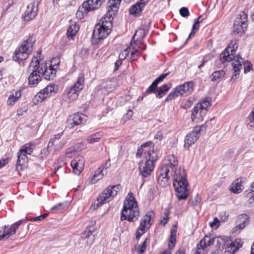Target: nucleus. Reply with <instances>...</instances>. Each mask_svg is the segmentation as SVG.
<instances>
[{
	"label": "nucleus",
	"mask_w": 254,
	"mask_h": 254,
	"mask_svg": "<svg viewBox=\"0 0 254 254\" xmlns=\"http://www.w3.org/2000/svg\"><path fill=\"white\" fill-rule=\"evenodd\" d=\"M168 163L164 164L159 173L158 183L162 187L169 185L172 178L176 195L179 200L186 199L189 194V183L184 169L178 167V161L174 155L168 156Z\"/></svg>",
	"instance_id": "nucleus-1"
},
{
	"label": "nucleus",
	"mask_w": 254,
	"mask_h": 254,
	"mask_svg": "<svg viewBox=\"0 0 254 254\" xmlns=\"http://www.w3.org/2000/svg\"><path fill=\"white\" fill-rule=\"evenodd\" d=\"M139 210L137 203L133 194L129 192L126 197L124 207L121 211V219L127 220L129 222H135L138 219Z\"/></svg>",
	"instance_id": "nucleus-2"
},
{
	"label": "nucleus",
	"mask_w": 254,
	"mask_h": 254,
	"mask_svg": "<svg viewBox=\"0 0 254 254\" xmlns=\"http://www.w3.org/2000/svg\"><path fill=\"white\" fill-rule=\"evenodd\" d=\"M121 188L120 185L108 186L99 195L94 203L90 206V209H96L103 204L112 200L117 195Z\"/></svg>",
	"instance_id": "nucleus-3"
},
{
	"label": "nucleus",
	"mask_w": 254,
	"mask_h": 254,
	"mask_svg": "<svg viewBox=\"0 0 254 254\" xmlns=\"http://www.w3.org/2000/svg\"><path fill=\"white\" fill-rule=\"evenodd\" d=\"M112 24L109 21H105V19L96 25L92 34V42L97 44L101 40L105 38L111 32Z\"/></svg>",
	"instance_id": "nucleus-4"
},
{
	"label": "nucleus",
	"mask_w": 254,
	"mask_h": 254,
	"mask_svg": "<svg viewBox=\"0 0 254 254\" xmlns=\"http://www.w3.org/2000/svg\"><path fill=\"white\" fill-rule=\"evenodd\" d=\"M35 42V38L33 35L29 36L24 40L14 52L16 60L21 61L26 60L32 52Z\"/></svg>",
	"instance_id": "nucleus-5"
},
{
	"label": "nucleus",
	"mask_w": 254,
	"mask_h": 254,
	"mask_svg": "<svg viewBox=\"0 0 254 254\" xmlns=\"http://www.w3.org/2000/svg\"><path fill=\"white\" fill-rule=\"evenodd\" d=\"M156 152H150L146 154L145 160H142L139 164V173L143 177L149 176L154 168L155 162L157 160Z\"/></svg>",
	"instance_id": "nucleus-6"
},
{
	"label": "nucleus",
	"mask_w": 254,
	"mask_h": 254,
	"mask_svg": "<svg viewBox=\"0 0 254 254\" xmlns=\"http://www.w3.org/2000/svg\"><path fill=\"white\" fill-rule=\"evenodd\" d=\"M238 48V40L233 39L231 40L228 47L220 54V60L223 63L234 61L237 62L238 60L243 59L240 55H236V53Z\"/></svg>",
	"instance_id": "nucleus-7"
},
{
	"label": "nucleus",
	"mask_w": 254,
	"mask_h": 254,
	"mask_svg": "<svg viewBox=\"0 0 254 254\" xmlns=\"http://www.w3.org/2000/svg\"><path fill=\"white\" fill-rule=\"evenodd\" d=\"M105 0H87L83 2L76 12L77 18L81 19L88 12L99 7Z\"/></svg>",
	"instance_id": "nucleus-8"
},
{
	"label": "nucleus",
	"mask_w": 254,
	"mask_h": 254,
	"mask_svg": "<svg viewBox=\"0 0 254 254\" xmlns=\"http://www.w3.org/2000/svg\"><path fill=\"white\" fill-rule=\"evenodd\" d=\"M38 58L34 56L32 58L29 66L28 70L31 73L28 77L29 85L36 86L41 80L42 76L38 67Z\"/></svg>",
	"instance_id": "nucleus-9"
},
{
	"label": "nucleus",
	"mask_w": 254,
	"mask_h": 254,
	"mask_svg": "<svg viewBox=\"0 0 254 254\" xmlns=\"http://www.w3.org/2000/svg\"><path fill=\"white\" fill-rule=\"evenodd\" d=\"M153 215L152 211H148L141 219L140 224L135 232V238L138 240L151 226V219Z\"/></svg>",
	"instance_id": "nucleus-10"
},
{
	"label": "nucleus",
	"mask_w": 254,
	"mask_h": 254,
	"mask_svg": "<svg viewBox=\"0 0 254 254\" xmlns=\"http://www.w3.org/2000/svg\"><path fill=\"white\" fill-rule=\"evenodd\" d=\"M38 58V65H37L39 70L41 72V76L47 80H53L55 78L56 75V68H54L53 66L50 63H40V57Z\"/></svg>",
	"instance_id": "nucleus-11"
},
{
	"label": "nucleus",
	"mask_w": 254,
	"mask_h": 254,
	"mask_svg": "<svg viewBox=\"0 0 254 254\" xmlns=\"http://www.w3.org/2000/svg\"><path fill=\"white\" fill-rule=\"evenodd\" d=\"M247 14L244 11L238 15L234 24L233 32L235 34L242 35L247 29Z\"/></svg>",
	"instance_id": "nucleus-12"
},
{
	"label": "nucleus",
	"mask_w": 254,
	"mask_h": 254,
	"mask_svg": "<svg viewBox=\"0 0 254 254\" xmlns=\"http://www.w3.org/2000/svg\"><path fill=\"white\" fill-rule=\"evenodd\" d=\"M121 1V0H109L107 3V11L100 21H101L103 19H105V21L106 22L110 20V22L112 24V16L115 15L118 10Z\"/></svg>",
	"instance_id": "nucleus-13"
},
{
	"label": "nucleus",
	"mask_w": 254,
	"mask_h": 254,
	"mask_svg": "<svg viewBox=\"0 0 254 254\" xmlns=\"http://www.w3.org/2000/svg\"><path fill=\"white\" fill-rule=\"evenodd\" d=\"M220 241L222 242V239L219 237L211 238L210 235H206L203 239L200 240L199 244L197 245V250L195 254H201V251L208 246L216 243L217 244L220 243Z\"/></svg>",
	"instance_id": "nucleus-14"
},
{
	"label": "nucleus",
	"mask_w": 254,
	"mask_h": 254,
	"mask_svg": "<svg viewBox=\"0 0 254 254\" xmlns=\"http://www.w3.org/2000/svg\"><path fill=\"white\" fill-rule=\"evenodd\" d=\"M38 5L35 1L27 5L26 9L22 15L23 20L26 22L33 19L37 15Z\"/></svg>",
	"instance_id": "nucleus-15"
},
{
	"label": "nucleus",
	"mask_w": 254,
	"mask_h": 254,
	"mask_svg": "<svg viewBox=\"0 0 254 254\" xmlns=\"http://www.w3.org/2000/svg\"><path fill=\"white\" fill-rule=\"evenodd\" d=\"M63 135L62 132L54 135L48 144V148H51L53 146L55 150H59L62 149L66 142L65 139H61Z\"/></svg>",
	"instance_id": "nucleus-16"
},
{
	"label": "nucleus",
	"mask_w": 254,
	"mask_h": 254,
	"mask_svg": "<svg viewBox=\"0 0 254 254\" xmlns=\"http://www.w3.org/2000/svg\"><path fill=\"white\" fill-rule=\"evenodd\" d=\"M198 128H193L192 130L189 132L185 138L184 147L189 148L192 144H194L199 138Z\"/></svg>",
	"instance_id": "nucleus-17"
},
{
	"label": "nucleus",
	"mask_w": 254,
	"mask_h": 254,
	"mask_svg": "<svg viewBox=\"0 0 254 254\" xmlns=\"http://www.w3.org/2000/svg\"><path fill=\"white\" fill-rule=\"evenodd\" d=\"M85 164V160L82 156H78L73 159L71 162L74 173L77 175H80L82 171Z\"/></svg>",
	"instance_id": "nucleus-18"
},
{
	"label": "nucleus",
	"mask_w": 254,
	"mask_h": 254,
	"mask_svg": "<svg viewBox=\"0 0 254 254\" xmlns=\"http://www.w3.org/2000/svg\"><path fill=\"white\" fill-rule=\"evenodd\" d=\"M194 82L192 81L184 83L183 84L177 86L180 96H188L190 95L193 90Z\"/></svg>",
	"instance_id": "nucleus-19"
},
{
	"label": "nucleus",
	"mask_w": 254,
	"mask_h": 254,
	"mask_svg": "<svg viewBox=\"0 0 254 254\" xmlns=\"http://www.w3.org/2000/svg\"><path fill=\"white\" fill-rule=\"evenodd\" d=\"M237 225L233 229V233H239L243 230L249 223V217L246 214L240 215L237 217Z\"/></svg>",
	"instance_id": "nucleus-20"
},
{
	"label": "nucleus",
	"mask_w": 254,
	"mask_h": 254,
	"mask_svg": "<svg viewBox=\"0 0 254 254\" xmlns=\"http://www.w3.org/2000/svg\"><path fill=\"white\" fill-rule=\"evenodd\" d=\"M80 91L72 86L67 87L64 93V100L68 103L75 101L78 97Z\"/></svg>",
	"instance_id": "nucleus-21"
},
{
	"label": "nucleus",
	"mask_w": 254,
	"mask_h": 254,
	"mask_svg": "<svg viewBox=\"0 0 254 254\" xmlns=\"http://www.w3.org/2000/svg\"><path fill=\"white\" fill-rule=\"evenodd\" d=\"M195 105L191 110V118L193 122L198 123L203 120L204 117L206 115L205 110H202L201 108H196Z\"/></svg>",
	"instance_id": "nucleus-22"
},
{
	"label": "nucleus",
	"mask_w": 254,
	"mask_h": 254,
	"mask_svg": "<svg viewBox=\"0 0 254 254\" xmlns=\"http://www.w3.org/2000/svg\"><path fill=\"white\" fill-rule=\"evenodd\" d=\"M23 222V220H20L14 223L6 231H4L2 234H1V232L0 231V241L2 239H7L10 236L15 234L16 230L18 229V227L22 224Z\"/></svg>",
	"instance_id": "nucleus-23"
},
{
	"label": "nucleus",
	"mask_w": 254,
	"mask_h": 254,
	"mask_svg": "<svg viewBox=\"0 0 254 254\" xmlns=\"http://www.w3.org/2000/svg\"><path fill=\"white\" fill-rule=\"evenodd\" d=\"M93 233L91 230L87 229L81 233V239L85 241V246H91L93 244L95 237Z\"/></svg>",
	"instance_id": "nucleus-24"
},
{
	"label": "nucleus",
	"mask_w": 254,
	"mask_h": 254,
	"mask_svg": "<svg viewBox=\"0 0 254 254\" xmlns=\"http://www.w3.org/2000/svg\"><path fill=\"white\" fill-rule=\"evenodd\" d=\"M151 142H146L141 145L137 150L136 153V157H140L142 154L144 155V159H146V154L150 152H156L153 147L150 146Z\"/></svg>",
	"instance_id": "nucleus-25"
},
{
	"label": "nucleus",
	"mask_w": 254,
	"mask_h": 254,
	"mask_svg": "<svg viewBox=\"0 0 254 254\" xmlns=\"http://www.w3.org/2000/svg\"><path fill=\"white\" fill-rule=\"evenodd\" d=\"M87 117L83 114L75 113L73 115L72 122L70 123V127L73 128L76 126H79L86 120Z\"/></svg>",
	"instance_id": "nucleus-26"
},
{
	"label": "nucleus",
	"mask_w": 254,
	"mask_h": 254,
	"mask_svg": "<svg viewBox=\"0 0 254 254\" xmlns=\"http://www.w3.org/2000/svg\"><path fill=\"white\" fill-rule=\"evenodd\" d=\"M21 89L13 90L7 100V104L8 106L13 105L21 97Z\"/></svg>",
	"instance_id": "nucleus-27"
},
{
	"label": "nucleus",
	"mask_w": 254,
	"mask_h": 254,
	"mask_svg": "<svg viewBox=\"0 0 254 254\" xmlns=\"http://www.w3.org/2000/svg\"><path fill=\"white\" fill-rule=\"evenodd\" d=\"M243 63V59H240L239 60H238L237 62H233L232 66H233L234 72L231 77V81L234 82L235 80L238 78L240 74V70L242 67V64Z\"/></svg>",
	"instance_id": "nucleus-28"
},
{
	"label": "nucleus",
	"mask_w": 254,
	"mask_h": 254,
	"mask_svg": "<svg viewBox=\"0 0 254 254\" xmlns=\"http://www.w3.org/2000/svg\"><path fill=\"white\" fill-rule=\"evenodd\" d=\"M243 63V59H240L239 60H238L237 62H233L232 66H233L234 72L231 77V81L234 82L235 80L238 78L240 74V70L242 67V64Z\"/></svg>",
	"instance_id": "nucleus-29"
},
{
	"label": "nucleus",
	"mask_w": 254,
	"mask_h": 254,
	"mask_svg": "<svg viewBox=\"0 0 254 254\" xmlns=\"http://www.w3.org/2000/svg\"><path fill=\"white\" fill-rule=\"evenodd\" d=\"M27 162V155L18 151L17 153V160L16 164V170L18 171L23 170V167Z\"/></svg>",
	"instance_id": "nucleus-30"
},
{
	"label": "nucleus",
	"mask_w": 254,
	"mask_h": 254,
	"mask_svg": "<svg viewBox=\"0 0 254 254\" xmlns=\"http://www.w3.org/2000/svg\"><path fill=\"white\" fill-rule=\"evenodd\" d=\"M244 189L242 180L238 179L232 183L230 190L235 193H239Z\"/></svg>",
	"instance_id": "nucleus-31"
},
{
	"label": "nucleus",
	"mask_w": 254,
	"mask_h": 254,
	"mask_svg": "<svg viewBox=\"0 0 254 254\" xmlns=\"http://www.w3.org/2000/svg\"><path fill=\"white\" fill-rule=\"evenodd\" d=\"M79 28L74 22L71 21L70 25L67 29V36L71 39H73L76 33L79 30Z\"/></svg>",
	"instance_id": "nucleus-32"
},
{
	"label": "nucleus",
	"mask_w": 254,
	"mask_h": 254,
	"mask_svg": "<svg viewBox=\"0 0 254 254\" xmlns=\"http://www.w3.org/2000/svg\"><path fill=\"white\" fill-rule=\"evenodd\" d=\"M84 86V75L83 73H80L78 75L77 80L72 87L80 92L83 89Z\"/></svg>",
	"instance_id": "nucleus-33"
},
{
	"label": "nucleus",
	"mask_w": 254,
	"mask_h": 254,
	"mask_svg": "<svg viewBox=\"0 0 254 254\" xmlns=\"http://www.w3.org/2000/svg\"><path fill=\"white\" fill-rule=\"evenodd\" d=\"M211 105V99L209 98H205L202 99L200 102L198 103L196 106V108H201L204 110L205 112H207V108Z\"/></svg>",
	"instance_id": "nucleus-34"
},
{
	"label": "nucleus",
	"mask_w": 254,
	"mask_h": 254,
	"mask_svg": "<svg viewBox=\"0 0 254 254\" xmlns=\"http://www.w3.org/2000/svg\"><path fill=\"white\" fill-rule=\"evenodd\" d=\"M146 35V32L143 28H139L137 30L133 35L132 39H133V42H135V41L140 42L141 41Z\"/></svg>",
	"instance_id": "nucleus-35"
},
{
	"label": "nucleus",
	"mask_w": 254,
	"mask_h": 254,
	"mask_svg": "<svg viewBox=\"0 0 254 254\" xmlns=\"http://www.w3.org/2000/svg\"><path fill=\"white\" fill-rule=\"evenodd\" d=\"M144 6L138 2L135 4L132 5L129 9V13L132 15H139Z\"/></svg>",
	"instance_id": "nucleus-36"
},
{
	"label": "nucleus",
	"mask_w": 254,
	"mask_h": 254,
	"mask_svg": "<svg viewBox=\"0 0 254 254\" xmlns=\"http://www.w3.org/2000/svg\"><path fill=\"white\" fill-rule=\"evenodd\" d=\"M243 242L241 239H236L235 241L231 243L230 246L227 248L229 251L235 252L242 247Z\"/></svg>",
	"instance_id": "nucleus-37"
},
{
	"label": "nucleus",
	"mask_w": 254,
	"mask_h": 254,
	"mask_svg": "<svg viewBox=\"0 0 254 254\" xmlns=\"http://www.w3.org/2000/svg\"><path fill=\"white\" fill-rule=\"evenodd\" d=\"M176 233L177 228L176 227H174L171 231V234L168 244V247L170 249L173 248L175 247V245L176 244Z\"/></svg>",
	"instance_id": "nucleus-38"
},
{
	"label": "nucleus",
	"mask_w": 254,
	"mask_h": 254,
	"mask_svg": "<svg viewBox=\"0 0 254 254\" xmlns=\"http://www.w3.org/2000/svg\"><path fill=\"white\" fill-rule=\"evenodd\" d=\"M171 87V84L168 83L164 84L158 88V93L157 94V98H161L163 94L166 93Z\"/></svg>",
	"instance_id": "nucleus-39"
},
{
	"label": "nucleus",
	"mask_w": 254,
	"mask_h": 254,
	"mask_svg": "<svg viewBox=\"0 0 254 254\" xmlns=\"http://www.w3.org/2000/svg\"><path fill=\"white\" fill-rule=\"evenodd\" d=\"M52 96L50 91L46 90V87L39 92L36 95V98L38 101H43L47 97Z\"/></svg>",
	"instance_id": "nucleus-40"
},
{
	"label": "nucleus",
	"mask_w": 254,
	"mask_h": 254,
	"mask_svg": "<svg viewBox=\"0 0 254 254\" xmlns=\"http://www.w3.org/2000/svg\"><path fill=\"white\" fill-rule=\"evenodd\" d=\"M32 146V143H26L21 146L19 151L25 155H30L33 152Z\"/></svg>",
	"instance_id": "nucleus-41"
},
{
	"label": "nucleus",
	"mask_w": 254,
	"mask_h": 254,
	"mask_svg": "<svg viewBox=\"0 0 254 254\" xmlns=\"http://www.w3.org/2000/svg\"><path fill=\"white\" fill-rule=\"evenodd\" d=\"M225 75V72L223 70L215 71L212 73L211 80L212 81H217L223 77Z\"/></svg>",
	"instance_id": "nucleus-42"
},
{
	"label": "nucleus",
	"mask_w": 254,
	"mask_h": 254,
	"mask_svg": "<svg viewBox=\"0 0 254 254\" xmlns=\"http://www.w3.org/2000/svg\"><path fill=\"white\" fill-rule=\"evenodd\" d=\"M103 170L102 168H99L95 171L93 178L91 179L92 183H96L98 180L102 178L103 176V174H102Z\"/></svg>",
	"instance_id": "nucleus-43"
},
{
	"label": "nucleus",
	"mask_w": 254,
	"mask_h": 254,
	"mask_svg": "<svg viewBox=\"0 0 254 254\" xmlns=\"http://www.w3.org/2000/svg\"><path fill=\"white\" fill-rule=\"evenodd\" d=\"M149 240V239L146 238L143 243L141 245H137L135 250L138 254H143L146 250L147 247V241Z\"/></svg>",
	"instance_id": "nucleus-44"
},
{
	"label": "nucleus",
	"mask_w": 254,
	"mask_h": 254,
	"mask_svg": "<svg viewBox=\"0 0 254 254\" xmlns=\"http://www.w3.org/2000/svg\"><path fill=\"white\" fill-rule=\"evenodd\" d=\"M101 134L99 132L91 135L87 138V141L89 143H93L95 142H98L101 138Z\"/></svg>",
	"instance_id": "nucleus-45"
},
{
	"label": "nucleus",
	"mask_w": 254,
	"mask_h": 254,
	"mask_svg": "<svg viewBox=\"0 0 254 254\" xmlns=\"http://www.w3.org/2000/svg\"><path fill=\"white\" fill-rule=\"evenodd\" d=\"M157 84L153 81L152 84L146 89V92L148 94L153 93L155 96L157 97V94L158 93Z\"/></svg>",
	"instance_id": "nucleus-46"
},
{
	"label": "nucleus",
	"mask_w": 254,
	"mask_h": 254,
	"mask_svg": "<svg viewBox=\"0 0 254 254\" xmlns=\"http://www.w3.org/2000/svg\"><path fill=\"white\" fill-rule=\"evenodd\" d=\"M178 96H180V94L178 92L177 88L176 87L173 89L172 91H171L169 94L167 96V97L166 98L165 101L166 102H168L169 101H171L174 99H175L176 97H178Z\"/></svg>",
	"instance_id": "nucleus-47"
},
{
	"label": "nucleus",
	"mask_w": 254,
	"mask_h": 254,
	"mask_svg": "<svg viewBox=\"0 0 254 254\" xmlns=\"http://www.w3.org/2000/svg\"><path fill=\"white\" fill-rule=\"evenodd\" d=\"M201 201V198L199 194H197L193 198L189 200V203L191 206L198 205Z\"/></svg>",
	"instance_id": "nucleus-48"
},
{
	"label": "nucleus",
	"mask_w": 254,
	"mask_h": 254,
	"mask_svg": "<svg viewBox=\"0 0 254 254\" xmlns=\"http://www.w3.org/2000/svg\"><path fill=\"white\" fill-rule=\"evenodd\" d=\"M117 86V83L116 82L109 81L104 86V88L106 89L108 93L114 90Z\"/></svg>",
	"instance_id": "nucleus-49"
},
{
	"label": "nucleus",
	"mask_w": 254,
	"mask_h": 254,
	"mask_svg": "<svg viewBox=\"0 0 254 254\" xmlns=\"http://www.w3.org/2000/svg\"><path fill=\"white\" fill-rule=\"evenodd\" d=\"M209 226L213 229H217L220 226V221L217 217H215L212 222L209 223Z\"/></svg>",
	"instance_id": "nucleus-50"
},
{
	"label": "nucleus",
	"mask_w": 254,
	"mask_h": 254,
	"mask_svg": "<svg viewBox=\"0 0 254 254\" xmlns=\"http://www.w3.org/2000/svg\"><path fill=\"white\" fill-rule=\"evenodd\" d=\"M46 90L50 91V93L53 95L56 93L58 87L55 84H50L46 86Z\"/></svg>",
	"instance_id": "nucleus-51"
},
{
	"label": "nucleus",
	"mask_w": 254,
	"mask_h": 254,
	"mask_svg": "<svg viewBox=\"0 0 254 254\" xmlns=\"http://www.w3.org/2000/svg\"><path fill=\"white\" fill-rule=\"evenodd\" d=\"M50 148H48V146L46 148H44L41 150L40 154H39V157L41 159H44L47 157L50 152Z\"/></svg>",
	"instance_id": "nucleus-52"
},
{
	"label": "nucleus",
	"mask_w": 254,
	"mask_h": 254,
	"mask_svg": "<svg viewBox=\"0 0 254 254\" xmlns=\"http://www.w3.org/2000/svg\"><path fill=\"white\" fill-rule=\"evenodd\" d=\"M128 51L130 52V59L132 60H136L140 55L138 50L134 49L133 50H128Z\"/></svg>",
	"instance_id": "nucleus-53"
},
{
	"label": "nucleus",
	"mask_w": 254,
	"mask_h": 254,
	"mask_svg": "<svg viewBox=\"0 0 254 254\" xmlns=\"http://www.w3.org/2000/svg\"><path fill=\"white\" fill-rule=\"evenodd\" d=\"M65 208V205L63 203H59L58 204L54 206L51 208V210H55L59 211L64 209Z\"/></svg>",
	"instance_id": "nucleus-54"
},
{
	"label": "nucleus",
	"mask_w": 254,
	"mask_h": 254,
	"mask_svg": "<svg viewBox=\"0 0 254 254\" xmlns=\"http://www.w3.org/2000/svg\"><path fill=\"white\" fill-rule=\"evenodd\" d=\"M192 105V102L190 99H188L185 102L182 103L181 105V108L184 109H188L190 108Z\"/></svg>",
	"instance_id": "nucleus-55"
},
{
	"label": "nucleus",
	"mask_w": 254,
	"mask_h": 254,
	"mask_svg": "<svg viewBox=\"0 0 254 254\" xmlns=\"http://www.w3.org/2000/svg\"><path fill=\"white\" fill-rule=\"evenodd\" d=\"M128 48H127L126 49H125L124 51H123L121 53H120L119 55V60L121 61L125 60L127 57V56L128 55Z\"/></svg>",
	"instance_id": "nucleus-56"
},
{
	"label": "nucleus",
	"mask_w": 254,
	"mask_h": 254,
	"mask_svg": "<svg viewBox=\"0 0 254 254\" xmlns=\"http://www.w3.org/2000/svg\"><path fill=\"white\" fill-rule=\"evenodd\" d=\"M199 26L198 24L194 22V24L192 26L191 32L188 38H190L193 36L195 33L198 30Z\"/></svg>",
	"instance_id": "nucleus-57"
},
{
	"label": "nucleus",
	"mask_w": 254,
	"mask_h": 254,
	"mask_svg": "<svg viewBox=\"0 0 254 254\" xmlns=\"http://www.w3.org/2000/svg\"><path fill=\"white\" fill-rule=\"evenodd\" d=\"M135 42H133V39H131V40L130 41V46L129 47L127 48H128V50H133L134 49H135V50H138V49H139V48H138V46H139L138 41H136L135 40Z\"/></svg>",
	"instance_id": "nucleus-58"
},
{
	"label": "nucleus",
	"mask_w": 254,
	"mask_h": 254,
	"mask_svg": "<svg viewBox=\"0 0 254 254\" xmlns=\"http://www.w3.org/2000/svg\"><path fill=\"white\" fill-rule=\"evenodd\" d=\"M180 15L184 17H186L189 15V11L188 9L186 7H183L180 9Z\"/></svg>",
	"instance_id": "nucleus-59"
},
{
	"label": "nucleus",
	"mask_w": 254,
	"mask_h": 254,
	"mask_svg": "<svg viewBox=\"0 0 254 254\" xmlns=\"http://www.w3.org/2000/svg\"><path fill=\"white\" fill-rule=\"evenodd\" d=\"M168 75V73L162 74L153 81L156 82V83L158 85L160 82H162Z\"/></svg>",
	"instance_id": "nucleus-60"
},
{
	"label": "nucleus",
	"mask_w": 254,
	"mask_h": 254,
	"mask_svg": "<svg viewBox=\"0 0 254 254\" xmlns=\"http://www.w3.org/2000/svg\"><path fill=\"white\" fill-rule=\"evenodd\" d=\"M248 119L251 124V126H254V108L252 110Z\"/></svg>",
	"instance_id": "nucleus-61"
},
{
	"label": "nucleus",
	"mask_w": 254,
	"mask_h": 254,
	"mask_svg": "<svg viewBox=\"0 0 254 254\" xmlns=\"http://www.w3.org/2000/svg\"><path fill=\"white\" fill-rule=\"evenodd\" d=\"M244 66H245L244 69H245V73L250 71L252 68V65H251V63L248 61L246 62L245 63Z\"/></svg>",
	"instance_id": "nucleus-62"
},
{
	"label": "nucleus",
	"mask_w": 254,
	"mask_h": 254,
	"mask_svg": "<svg viewBox=\"0 0 254 254\" xmlns=\"http://www.w3.org/2000/svg\"><path fill=\"white\" fill-rule=\"evenodd\" d=\"M168 215L169 213L166 212L165 214V216L163 217V219L160 220V224L163 226H164L167 223L169 219Z\"/></svg>",
	"instance_id": "nucleus-63"
},
{
	"label": "nucleus",
	"mask_w": 254,
	"mask_h": 254,
	"mask_svg": "<svg viewBox=\"0 0 254 254\" xmlns=\"http://www.w3.org/2000/svg\"><path fill=\"white\" fill-rule=\"evenodd\" d=\"M133 114V111L132 110H128L126 114L124 116L125 119L127 120H129L132 117Z\"/></svg>",
	"instance_id": "nucleus-64"
}]
</instances>
